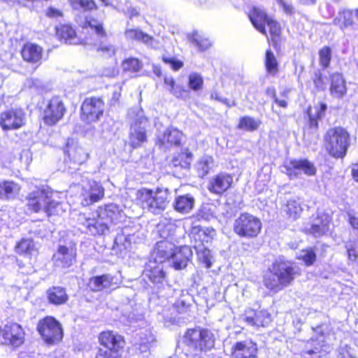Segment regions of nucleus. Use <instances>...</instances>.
<instances>
[{
  "instance_id": "nucleus-4",
  "label": "nucleus",
  "mask_w": 358,
  "mask_h": 358,
  "mask_svg": "<svg viewBox=\"0 0 358 358\" xmlns=\"http://www.w3.org/2000/svg\"><path fill=\"white\" fill-rule=\"evenodd\" d=\"M167 189H157L155 191L142 188L136 193L137 203L143 209L158 215L166 208L169 201Z\"/></svg>"
},
{
  "instance_id": "nucleus-3",
  "label": "nucleus",
  "mask_w": 358,
  "mask_h": 358,
  "mask_svg": "<svg viewBox=\"0 0 358 358\" xmlns=\"http://www.w3.org/2000/svg\"><path fill=\"white\" fill-rule=\"evenodd\" d=\"M155 255V259L159 258L160 262H164L171 258L174 268L179 270L186 267L188 261L192 257V252L189 246L175 248L173 243L164 240L157 243Z\"/></svg>"
},
{
  "instance_id": "nucleus-20",
  "label": "nucleus",
  "mask_w": 358,
  "mask_h": 358,
  "mask_svg": "<svg viewBox=\"0 0 358 358\" xmlns=\"http://www.w3.org/2000/svg\"><path fill=\"white\" fill-rule=\"evenodd\" d=\"M330 222L331 218L329 215L324 213H318L312 223L305 227L304 231L315 237L321 236L329 231Z\"/></svg>"
},
{
  "instance_id": "nucleus-60",
  "label": "nucleus",
  "mask_w": 358,
  "mask_h": 358,
  "mask_svg": "<svg viewBox=\"0 0 358 358\" xmlns=\"http://www.w3.org/2000/svg\"><path fill=\"white\" fill-rule=\"evenodd\" d=\"M98 51H101L107 56H111L115 54V48L110 44L100 43L97 48Z\"/></svg>"
},
{
  "instance_id": "nucleus-58",
  "label": "nucleus",
  "mask_w": 358,
  "mask_h": 358,
  "mask_svg": "<svg viewBox=\"0 0 358 358\" xmlns=\"http://www.w3.org/2000/svg\"><path fill=\"white\" fill-rule=\"evenodd\" d=\"M163 61L166 64H169L171 69L174 71L179 70L183 66L182 62L178 60L174 57H164Z\"/></svg>"
},
{
  "instance_id": "nucleus-28",
  "label": "nucleus",
  "mask_w": 358,
  "mask_h": 358,
  "mask_svg": "<svg viewBox=\"0 0 358 358\" xmlns=\"http://www.w3.org/2000/svg\"><path fill=\"white\" fill-rule=\"evenodd\" d=\"M183 134L176 128L170 127L166 129L162 136L158 138L161 146L169 148L173 145H180Z\"/></svg>"
},
{
  "instance_id": "nucleus-45",
  "label": "nucleus",
  "mask_w": 358,
  "mask_h": 358,
  "mask_svg": "<svg viewBox=\"0 0 358 358\" xmlns=\"http://www.w3.org/2000/svg\"><path fill=\"white\" fill-rule=\"evenodd\" d=\"M192 153L188 150L181 152L173 160V166H180L182 168H189L192 161Z\"/></svg>"
},
{
  "instance_id": "nucleus-41",
  "label": "nucleus",
  "mask_w": 358,
  "mask_h": 358,
  "mask_svg": "<svg viewBox=\"0 0 358 358\" xmlns=\"http://www.w3.org/2000/svg\"><path fill=\"white\" fill-rule=\"evenodd\" d=\"M214 166V159L212 156L204 155L196 162V168L201 177L207 175Z\"/></svg>"
},
{
  "instance_id": "nucleus-56",
  "label": "nucleus",
  "mask_w": 358,
  "mask_h": 358,
  "mask_svg": "<svg viewBox=\"0 0 358 358\" xmlns=\"http://www.w3.org/2000/svg\"><path fill=\"white\" fill-rule=\"evenodd\" d=\"M266 23L267 24L269 28L270 34L272 37L275 38L280 36V27L276 21L269 17L266 22Z\"/></svg>"
},
{
  "instance_id": "nucleus-61",
  "label": "nucleus",
  "mask_w": 358,
  "mask_h": 358,
  "mask_svg": "<svg viewBox=\"0 0 358 358\" xmlns=\"http://www.w3.org/2000/svg\"><path fill=\"white\" fill-rule=\"evenodd\" d=\"M80 8H83L85 10H96L97 6L92 0H83L80 4Z\"/></svg>"
},
{
  "instance_id": "nucleus-13",
  "label": "nucleus",
  "mask_w": 358,
  "mask_h": 358,
  "mask_svg": "<svg viewBox=\"0 0 358 358\" xmlns=\"http://www.w3.org/2000/svg\"><path fill=\"white\" fill-rule=\"evenodd\" d=\"M1 343L15 348L20 346L24 341V332L22 327L17 323L6 324L1 329Z\"/></svg>"
},
{
  "instance_id": "nucleus-46",
  "label": "nucleus",
  "mask_w": 358,
  "mask_h": 358,
  "mask_svg": "<svg viewBox=\"0 0 358 358\" xmlns=\"http://www.w3.org/2000/svg\"><path fill=\"white\" fill-rule=\"evenodd\" d=\"M265 65L267 72L271 75H275L278 71V62L271 50H266Z\"/></svg>"
},
{
  "instance_id": "nucleus-7",
  "label": "nucleus",
  "mask_w": 358,
  "mask_h": 358,
  "mask_svg": "<svg viewBox=\"0 0 358 358\" xmlns=\"http://www.w3.org/2000/svg\"><path fill=\"white\" fill-rule=\"evenodd\" d=\"M326 148L334 157L342 158L350 145L349 134L341 127H335L327 131L325 135Z\"/></svg>"
},
{
  "instance_id": "nucleus-19",
  "label": "nucleus",
  "mask_w": 358,
  "mask_h": 358,
  "mask_svg": "<svg viewBox=\"0 0 358 358\" xmlns=\"http://www.w3.org/2000/svg\"><path fill=\"white\" fill-rule=\"evenodd\" d=\"M97 215L103 219L106 222L117 224L124 221L126 214L117 205L110 203L104 206H100L96 210Z\"/></svg>"
},
{
  "instance_id": "nucleus-33",
  "label": "nucleus",
  "mask_w": 358,
  "mask_h": 358,
  "mask_svg": "<svg viewBox=\"0 0 358 358\" xmlns=\"http://www.w3.org/2000/svg\"><path fill=\"white\" fill-rule=\"evenodd\" d=\"M303 208L299 201L294 199L288 200L282 207V212L287 218L291 221L299 219L302 213Z\"/></svg>"
},
{
  "instance_id": "nucleus-21",
  "label": "nucleus",
  "mask_w": 358,
  "mask_h": 358,
  "mask_svg": "<svg viewBox=\"0 0 358 358\" xmlns=\"http://www.w3.org/2000/svg\"><path fill=\"white\" fill-rule=\"evenodd\" d=\"M78 221L86 228L87 232L92 236L103 235L109 230L106 221L97 215L96 217L92 218H87L84 215H80Z\"/></svg>"
},
{
  "instance_id": "nucleus-39",
  "label": "nucleus",
  "mask_w": 358,
  "mask_h": 358,
  "mask_svg": "<svg viewBox=\"0 0 358 358\" xmlns=\"http://www.w3.org/2000/svg\"><path fill=\"white\" fill-rule=\"evenodd\" d=\"M159 233L164 239L172 238L177 230V225L174 220L164 219L158 225Z\"/></svg>"
},
{
  "instance_id": "nucleus-27",
  "label": "nucleus",
  "mask_w": 358,
  "mask_h": 358,
  "mask_svg": "<svg viewBox=\"0 0 358 358\" xmlns=\"http://www.w3.org/2000/svg\"><path fill=\"white\" fill-rule=\"evenodd\" d=\"M117 286L114 282V277L109 274H103L92 277L90 279L88 287L92 291L98 292L106 289H115Z\"/></svg>"
},
{
  "instance_id": "nucleus-47",
  "label": "nucleus",
  "mask_w": 358,
  "mask_h": 358,
  "mask_svg": "<svg viewBox=\"0 0 358 358\" xmlns=\"http://www.w3.org/2000/svg\"><path fill=\"white\" fill-rule=\"evenodd\" d=\"M16 252L21 255H32L35 252L33 241L22 239L16 246Z\"/></svg>"
},
{
  "instance_id": "nucleus-1",
  "label": "nucleus",
  "mask_w": 358,
  "mask_h": 358,
  "mask_svg": "<svg viewBox=\"0 0 358 358\" xmlns=\"http://www.w3.org/2000/svg\"><path fill=\"white\" fill-rule=\"evenodd\" d=\"M298 273L290 262L276 260L269 267L263 279L264 285L273 294L289 286Z\"/></svg>"
},
{
  "instance_id": "nucleus-5",
  "label": "nucleus",
  "mask_w": 358,
  "mask_h": 358,
  "mask_svg": "<svg viewBox=\"0 0 358 358\" xmlns=\"http://www.w3.org/2000/svg\"><path fill=\"white\" fill-rule=\"evenodd\" d=\"M129 115L134 119L130 127L129 144L133 148H136L147 141L149 122L145 117L143 111L138 108L129 110Z\"/></svg>"
},
{
  "instance_id": "nucleus-49",
  "label": "nucleus",
  "mask_w": 358,
  "mask_h": 358,
  "mask_svg": "<svg viewBox=\"0 0 358 358\" xmlns=\"http://www.w3.org/2000/svg\"><path fill=\"white\" fill-rule=\"evenodd\" d=\"M203 80L202 76L197 73H192L188 78V86L192 90L196 92L202 89Z\"/></svg>"
},
{
  "instance_id": "nucleus-57",
  "label": "nucleus",
  "mask_w": 358,
  "mask_h": 358,
  "mask_svg": "<svg viewBox=\"0 0 358 358\" xmlns=\"http://www.w3.org/2000/svg\"><path fill=\"white\" fill-rule=\"evenodd\" d=\"M119 357L118 352L103 348H99L96 355V358H119Z\"/></svg>"
},
{
  "instance_id": "nucleus-15",
  "label": "nucleus",
  "mask_w": 358,
  "mask_h": 358,
  "mask_svg": "<svg viewBox=\"0 0 358 358\" xmlns=\"http://www.w3.org/2000/svg\"><path fill=\"white\" fill-rule=\"evenodd\" d=\"M66 109L59 97L52 98L43 110V119L45 124L54 125L64 116Z\"/></svg>"
},
{
  "instance_id": "nucleus-16",
  "label": "nucleus",
  "mask_w": 358,
  "mask_h": 358,
  "mask_svg": "<svg viewBox=\"0 0 358 358\" xmlns=\"http://www.w3.org/2000/svg\"><path fill=\"white\" fill-rule=\"evenodd\" d=\"M257 345L250 339L235 342L229 353L231 358H257Z\"/></svg>"
},
{
  "instance_id": "nucleus-11",
  "label": "nucleus",
  "mask_w": 358,
  "mask_h": 358,
  "mask_svg": "<svg viewBox=\"0 0 358 358\" xmlns=\"http://www.w3.org/2000/svg\"><path fill=\"white\" fill-rule=\"evenodd\" d=\"M282 172L286 173L290 179L298 178L303 172L307 176H313L316 169L313 164L306 159L290 160L285 163Z\"/></svg>"
},
{
  "instance_id": "nucleus-35",
  "label": "nucleus",
  "mask_w": 358,
  "mask_h": 358,
  "mask_svg": "<svg viewBox=\"0 0 358 358\" xmlns=\"http://www.w3.org/2000/svg\"><path fill=\"white\" fill-rule=\"evenodd\" d=\"M194 206V199L189 194L177 196L173 206L176 211L180 213H189Z\"/></svg>"
},
{
  "instance_id": "nucleus-31",
  "label": "nucleus",
  "mask_w": 358,
  "mask_h": 358,
  "mask_svg": "<svg viewBox=\"0 0 358 358\" xmlns=\"http://www.w3.org/2000/svg\"><path fill=\"white\" fill-rule=\"evenodd\" d=\"M56 34L61 41L68 44H79L81 40L77 36L76 31L69 24H62L56 28Z\"/></svg>"
},
{
  "instance_id": "nucleus-6",
  "label": "nucleus",
  "mask_w": 358,
  "mask_h": 358,
  "mask_svg": "<svg viewBox=\"0 0 358 358\" xmlns=\"http://www.w3.org/2000/svg\"><path fill=\"white\" fill-rule=\"evenodd\" d=\"M185 345L195 355L206 352L214 347L215 338L213 334L207 329H188L184 336Z\"/></svg>"
},
{
  "instance_id": "nucleus-52",
  "label": "nucleus",
  "mask_w": 358,
  "mask_h": 358,
  "mask_svg": "<svg viewBox=\"0 0 358 358\" xmlns=\"http://www.w3.org/2000/svg\"><path fill=\"white\" fill-rule=\"evenodd\" d=\"M320 64L324 68L329 66L331 59V50L329 47L322 48L319 52Z\"/></svg>"
},
{
  "instance_id": "nucleus-30",
  "label": "nucleus",
  "mask_w": 358,
  "mask_h": 358,
  "mask_svg": "<svg viewBox=\"0 0 358 358\" xmlns=\"http://www.w3.org/2000/svg\"><path fill=\"white\" fill-rule=\"evenodd\" d=\"M21 54L24 60L37 63L42 59L43 48L36 44L28 43L23 46Z\"/></svg>"
},
{
  "instance_id": "nucleus-38",
  "label": "nucleus",
  "mask_w": 358,
  "mask_h": 358,
  "mask_svg": "<svg viewBox=\"0 0 358 358\" xmlns=\"http://www.w3.org/2000/svg\"><path fill=\"white\" fill-rule=\"evenodd\" d=\"M125 36L129 40H137L143 42L145 44L153 48H156L154 44V39L152 36L143 33L137 29H130L125 31Z\"/></svg>"
},
{
  "instance_id": "nucleus-40",
  "label": "nucleus",
  "mask_w": 358,
  "mask_h": 358,
  "mask_svg": "<svg viewBox=\"0 0 358 358\" xmlns=\"http://www.w3.org/2000/svg\"><path fill=\"white\" fill-rule=\"evenodd\" d=\"M334 24L341 29L352 26L354 24L353 11L349 10L340 11L334 18Z\"/></svg>"
},
{
  "instance_id": "nucleus-55",
  "label": "nucleus",
  "mask_w": 358,
  "mask_h": 358,
  "mask_svg": "<svg viewBox=\"0 0 358 358\" xmlns=\"http://www.w3.org/2000/svg\"><path fill=\"white\" fill-rule=\"evenodd\" d=\"M155 341V338L151 334H145V338H141L139 343V350L141 352H147L151 344Z\"/></svg>"
},
{
  "instance_id": "nucleus-22",
  "label": "nucleus",
  "mask_w": 358,
  "mask_h": 358,
  "mask_svg": "<svg viewBox=\"0 0 358 358\" xmlns=\"http://www.w3.org/2000/svg\"><path fill=\"white\" fill-rule=\"evenodd\" d=\"M99 341L102 346L101 348L115 351L118 353L124 345V339L121 336L110 331L101 333L99 336Z\"/></svg>"
},
{
  "instance_id": "nucleus-29",
  "label": "nucleus",
  "mask_w": 358,
  "mask_h": 358,
  "mask_svg": "<svg viewBox=\"0 0 358 358\" xmlns=\"http://www.w3.org/2000/svg\"><path fill=\"white\" fill-rule=\"evenodd\" d=\"M248 17L252 25L262 34L266 36L265 23L269 17L265 11L259 7H253L250 11Z\"/></svg>"
},
{
  "instance_id": "nucleus-34",
  "label": "nucleus",
  "mask_w": 358,
  "mask_h": 358,
  "mask_svg": "<svg viewBox=\"0 0 358 358\" xmlns=\"http://www.w3.org/2000/svg\"><path fill=\"white\" fill-rule=\"evenodd\" d=\"M48 301L54 305H62L68 300V295L64 288L61 287H53L47 291Z\"/></svg>"
},
{
  "instance_id": "nucleus-62",
  "label": "nucleus",
  "mask_w": 358,
  "mask_h": 358,
  "mask_svg": "<svg viewBox=\"0 0 358 358\" xmlns=\"http://www.w3.org/2000/svg\"><path fill=\"white\" fill-rule=\"evenodd\" d=\"M314 83L316 87L319 90H324L325 88V83L322 79L320 73H316L315 75Z\"/></svg>"
},
{
  "instance_id": "nucleus-9",
  "label": "nucleus",
  "mask_w": 358,
  "mask_h": 358,
  "mask_svg": "<svg viewBox=\"0 0 358 358\" xmlns=\"http://www.w3.org/2000/svg\"><path fill=\"white\" fill-rule=\"evenodd\" d=\"M37 329L43 341L48 344H56L63 338L61 324L53 317L48 316L40 320Z\"/></svg>"
},
{
  "instance_id": "nucleus-10",
  "label": "nucleus",
  "mask_w": 358,
  "mask_h": 358,
  "mask_svg": "<svg viewBox=\"0 0 358 358\" xmlns=\"http://www.w3.org/2000/svg\"><path fill=\"white\" fill-rule=\"evenodd\" d=\"M104 103L97 97L87 98L81 106V119L87 122H96L103 115Z\"/></svg>"
},
{
  "instance_id": "nucleus-25",
  "label": "nucleus",
  "mask_w": 358,
  "mask_h": 358,
  "mask_svg": "<svg viewBox=\"0 0 358 358\" xmlns=\"http://www.w3.org/2000/svg\"><path fill=\"white\" fill-rule=\"evenodd\" d=\"M233 178L228 173H220L209 182L208 189L214 194H220L227 191L231 185Z\"/></svg>"
},
{
  "instance_id": "nucleus-12",
  "label": "nucleus",
  "mask_w": 358,
  "mask_h": 358,
  "mask_svg": "<svg viewBox=\"0 0 358 358\" xmlns=\"http://www.w3.org/2000/svg\"><path fill=\"white\" fill-rule=\"evenodd\" d=\"M25 123V114L22 109H10L0 114V126L3 131L17 129Z\"/></svg>"
},
{
  "instance_id": "nucleus-24",
  "label": "nucleus",
  "mask_w": 358,
  "mask_h": 358,
  "mask_svg": "<svg viewBox=\"0 0 358 358\" xmlns=\"http://www.w3.org/2000/svg\"><path fill=\"white\" fill-rule=\"evenodd\" d=\"M76 250L73 247L59 246L57 252L53 256L54 264L56 266L66 268L72 265L76 258Z\"/></svg>"
},
{
  "instance_id": "nucleus-18",
  "label": "nucleus",
  "mask_w": 358,
  "mask_h": 358,
  "mask_svg": "<svg viewBox=\"0 0 358 358\" xmlns=\"http://www.w3.org/2000/svg\"><path fill=\"white\" fill-rule=\"evenodd\" d=\"M240 320L248 326L260 327L268 326L271 322V317L265 310L255 311L248 308L240 316Z\"/></svg>"
},
{
  "instance_id": "nucleus-32",
  "label": "nucleus",
  "mask_w": 358,
  "mask_h": 358,
  "mask_svg": "<svg viewBox=\"0 0 358 358\" xmlns=\"http://www.w3.org/2000/svg\"><path fill=\"white\" fill-rule=\"evenodd\" d=\"M347 91L346 83L342 74L336 73L331 76L330 92L336 98L343 97Z\"/></svg>"
},
{
  "instance_id": "nucleus-14",
  "label": "nucleus",
  "mask_w": 358,
  "mask_h": 358,
  "mask_svg": "<svg viewBox=\"0 0 358 358\" xmlns=\"http://www.w3.org/2000/svg\"><path fill=\"white\" fill-rule=\"evenodd\" d=\"M65 155L64 162L70 169H78L89 158V153L84 148L73 143L67 145Z\"/></svg>"
},
{
  "instance_id": "nucleus-8",
  "label": "nucleus",
  "mask_w": 358,
  "mask_h": 358,
  "mask_svg": "<svg viewBox=\"0 0 358 358\" xmlns=\"http://www.w3.org/2000/svg\"><path fill=\"white\" fill-rule=\"evenodd\" d=\"M261 229L262 222L259 219L247 213H241L234 223V232L241 237H256Z\"/></svg>"
},
{
  "instance_id": "nucleus-42",
  "label": "nucleus",
  "mask_w": 358,
  "mask_h": 358,
  "mask_svg": "<svg viewBox=\"0 0 358 358\" xmlns=\"http://www.w3.org/2000/svg\"><path fill=\"white\" fill-rule=\"evenodd\" d=\"M262 122L259 119L250 116H243L240 118L238 128L246 131H253L258 129Z\"/></svg>"
},
{
  "instance_id": "nucleus-48",
  "label": "nucleus",
  "mask_w": 358,
  "mask_h": 358,
  "mask_svg": "<svg viewBox=\"0 0 358 358\" xmlns=\"http://www.w3.org/2000/svg\"><path fill=\"white\" fill-rule=\"evenodd\" d=\"M84 28H90L92 31H94L98 36L103 37L106 36V32L103 28L102 24L99 22L94 19H87L84 22Z\"/></svg>"
},
{
  "instance_id": "nucleus-37",
  "label": "nucleus",
  "mask_w": 358,
  "mask_h": 358,
  "mask_svg": "<svg viewBox=\"0 0 358 358\" xmlns=\"http://www.w3.org/2000/svg\"><path fill=\"white\" fill-rule=\"evenodd\" d=\"M20 189L19 185L13 181L0 182V198L5 199L14 198Z\"/></svg>"
},
{
  "instance_id": "nucleus-23",
  "label": "nucleus",
  "mask_w": 358,
  "mask_h": 358,
  "mask_svg": "<svg viewBox=\"0 0 358 358\" xmlns=\"http://www.w3.org/2000/svg\"><path fill=\"white\" fill-rule=\"evenodd\" d=\"M152 258L155 262L150 261L147 268L144 271V275L152 282L155 284H162L165 280V273L163 270L162 263L159 261V258L155 259V251L152 254Z\"/></svg>"
},
{
  "instance_id": "nucleus-43",
  "label": "nucleus",
  "mask_w": 358,
  "mask_h": 358,
  "mask_svg": "<svg viewBox=\"0 0 358 358\" xmlns=\"http://www.w3.org/2000/svg\"><path fill=\"white\" fill-rule=\"evenodd\" d=\"M327 105L325 103H320L315 106L313 109H310L308 111V116L310 120V127L316 129L317 127V119L324 117L327 110Z\"/></svg>"
},
{
  "instance_id": "nucleus-59",
  "label": "nucleus",
  "mask_w": 358,
  "mask_h": 358,
  "mask_svg": "<svg viewBox=\"0 0 358 358\" xmlns=\"http://www.w3.org/2000/svg\"><path fill=\"white\" fill-rule=\"evenodd\" d=\"M210 97L211 99H215V100H217L218 101H220L223 103H224L226 106H227L228 107H233V106H236V102L234 101H230L228 99H226V98H222L219 93L214 91L211 93V95H210Z\"/></svg>"
},
{
  "instance_id": "nucleus-64",
  "label": "nucleus",
  "mask_w": 358,
  "mask_h": 358,
  "mask_svg": "<svg viewBox=\"0 0 358 358\" xmlns=\"http://www.w3.org/2000/svg\"><path fill=\"white\" fill-rule=\"evenodd\" d=\"M326 350H322V346H315L314 349L307 350L306 353L308 355H317V357H320L324 355Z\"/></svg>"
},
{
  "instance_id": "nucleus-2",
  "label": "nucleus",
  "mask_w": 358,
  "mask_h": 358,
  "mask_svg": "<svg viewBox=\"0 0 358 358\" xmlns=\"http://www.w3.org/2000/svg\"><path fill=\"white\" fill-rule=\"evenodd\" d=\"M59 197V193L48 187H42L29 194L27 205L29 209L36 213L43 210L48 215H59L64 211L62 203L58 200Z\"/></svg>"
},
{
  "instance_id": "nucleus-44",
  "label": "nucleus",
  "mask_w": 358,
  "mask_h": 358,
  "mask_svg": "<svg viewBox=\"0 0 358 358\" xmlns=\"http://www.w3.org/2000/svg\"><path fill=\"white\" fill-rule=\"evenodd\" d=\"M194 248L196 251L199 259L205 264L206 268H210L212 265L211 254L207 245L194 244Z\"/></svg>"
},
{
  "instance_id": "nucleus-53",
  "label": "nucleus",
  "mask_w": 358,
  "mask_h": 358,
  "mask_svg": "<svg viewBox=\"0 0 358 358\" xmlns=\"http://www.w3.org/2000/svg\"><path fill=\"white\" fill-rule=\"evenodd\" d=\"M298 258L303 260L307 266H310L315 261V254L312 250H303L300 252Z\"/></svg>"
},
{
  "instance_id": "nucleus-50",
  "label": "nucleus",
  "mask_w": 358,
  "mask_h": 358,
  "mask_svg": "<svg viewBox=\"0 0 358 358\" xmlns=\"http://www.w3.org/2000/svg\"><path fill=\"white\" fill-rule=\"evenodd\" d=\"M122 67L126 71L136 73L141 69L142 64L136 58H129L124 61Z\"/></svg>"
},
{
  "instance_id": "nucleus-26",
  "label": "nucleus",
  "mask_w": 358,
  "mask_h": 358,
  "mask_svg": "<svg viewBox=\"0 0 358 358\" xmlns=\"http://www.w3.org/2000/svg\"><path fill=\"white\" fill-rule=\"evenodd\" d=\"M215 231L212 228H201L198 224H194L190 230V237L194 244L207 245L215 236Z\"/></svg>"
},
{
  "instance_id": "nucleus-36",
  "label": "nucleus",
  "mask_w": 358,
  "mask_h": 358,
  "mask_svg": "<svg viewBox=\"0 0 358 358\" xmlns=\"http://www.w3.org/2000/svg\"><path fill=\"white\" fill-rule=\"evenodd\" d=\"M187 38L201 51L207 50L211 45L209 38L204 34L199 31H194L192 33L189 34Z\"/></svg>"
},
{
  "instance_id": "nucleus-63",
  "label": "nucleus",
  "mask_w": 358,
  "mask_h": 358,
  "mask_svg": "<svg viewBox=\"0 0 358 358\" xmlns=\"http://www.w3.org/2000/svg\"><path fill=\"white\" fill-rule=\"evenodd\" d=\"M46 15L51 18H57L62 16V13L58 9L50 7L48 8Z\"/></svg>"
},
{
  "instance_id": "nucleus-51",
  "label": "nucleus",
  "mask_w": 358,
  "mask_h": 358,
  "mask_svg": "<svg viewBox=\"0 0 358 358\" xmlns=\"http://www.w3.org/2000/svg\"><path fill=\"white\" fill-rule=\"evenodd\" d=\"M355 349L347 344H341L337 350L336 358H355Z\"/></svg>"
},
{
  "instance_id": "nucleus-17",
  "label": "nucleus",
  "mask_w": 358,
  "mask_h": 358,
  "mask_svg": "<svg viewBox=\"0 0 358 358\" xmlns=\"http://www.w3.org/2000/svg\"><path fill=\"white\" fill-rule=\"evenodd\" d=\"M104 196V188L97 182L91 180L82 189L81 204L88 206L100 201Z\"/></svg>"
},
{
  "instance_id": "nucleus-54",
  "label": "nucleus",
  "mask_w": 358,
  "mask_h": 358,
  "mask_svg": "<svg viewBox=\"0 0 358 358\" xmlns=\"http://www.w3.org/2000/svg\"><path fill=\"white\" fill-rule=\"evenodd\" d=\"M169 90L176 98L182 99L189 98V91L180 85H175L173 90Z\"/></svg>"
}]
</instances>
